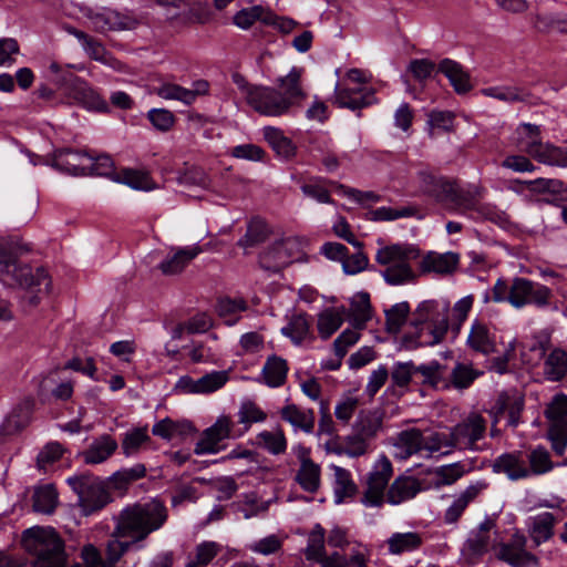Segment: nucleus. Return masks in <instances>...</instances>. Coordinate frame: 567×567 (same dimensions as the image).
<instances>
[{"instance_id": "61", "label": "nucleus", "mask_w": 567, "mask_h": 567, "mask_svg": "<svg viewBox=\"0 0 567 567\" xmlns=\"http://www.w3.org/2000/svg\"><path fill=\"white\" fill-rule=\"evenodd\" d=\"M78 39L91 59L103 63H110L111 56L99 40L90 37L89 34H78Z\"/></svg>"}, {"instance_id": "27", "label": "nucleus", "mask_w": 567, "mask_h": 567, "mask_svg": "<svg viewBox=\"0 0 567 567\" xmlns=\"http://www.w3.org/2000/svg\"><path fill=\"white\" fill-rule=\"evenodd\" d=\"M458 265V256L454 252L439 254L430 251L426 254L421 262V272H435L439 275L452 274Z\"/></svg>"}, {"instance_id": "10", "label": "nucleus", "mask_w": 567, "mask_h": 567, "mask_svg": "<svg viewBox=\"0 0 567 567\" xmlns=\"http://www.w3.org/2000/svg\"><path fill=\"white\" fill-rule=\"evenodd\" d=\"M545 416L548 422V437L554 451L561 455L567 446V395H554L547 404Z\"/></svg>"}, {"instance_id": "18", "label": "nucleus", "mask_w": 567, "mask_h": 567, "mask_svg": "<svg viewBox=\"0 0 567 567\" xmlns=\"http://www.w3.org/2000/svg\"><path fill=\"white\" fill-rule=\"evenodd\" d=\"M202 252L203 248L198 245L173 247L158 269L166 276L178 275Z\"/></svg>"}, {"instance_id": "29", "label": "nucleus", "mask_w": 567, "mask_h": 567, "mask_svg": "<svg viewBox=\"0 0 567 567\" xmlns=\"http://www.w3.org/2000/svg\"><path fill=\"white\" fill-rule=\"evenodd\" d=\"M543 144L538 125L523 123L516 128L515 145L522 153L534 158Z\"/></svg>"}, {"instance_id": "33", "label": "nucleus", "mask_w": 567, "mask_h": 567, "mask_svg": "<svg viewBox=\"0 0 567 567\" xmlns=\"http://www.w3.org/2000/svg\"><path fill=\"white\" fill-rule=\"evenodd\" d=\"M300 457V467L296 474V481L300 487L308 493H316L320 487L321 470L302 450Z\"/></svg>"}, {"instance_id": "46", "label": "nucleus", "mask_w": 567, "mask_h": 567, "mask_svg": "<svg viewBox=\"0 0 567 567\" xmlns=\"http://www.w3.org/2000/svg\"><path fill=\"white\" fill-rule=\"evenodd\" d=\"M484 96L493 97L505 103L526 102L529 93L518 86H491L481 90Z\"/></svg>"}, {"instance_id": "2", "label": "nucleus", "mask_w": 567, "mask_h": 567, "mask_svg": "<svg viewBox=\"0 0 567 567\" xmlns=\"http://www.w3.org/2000/svg\"><path fill=\"white\" fill-rule=\"evenodd\" d=\"M167 518V507L158 499L136 503L121 511L115 518L114 534L140 543L161 529Z\"/></svg>"}, {"instance_id": "16", "label": "nucleus", "mask_w": 567, "mask_h": 567, "mask_svg": "<svg viewBox=\"0 0 567 567\" xmlns=\"http://www.w3.org/2000/svg\"><path fill=\"white\" fill-rule=\"evenodd\" d=\"M496 534L495 522L491 518H486L480 524L477 529L472 532L470 535L463 547V555L468 561H474L488 550L492 542V535Z\"/></svg>"}, {"instance_id": "20", "label": "nucleus", "mask_w": 567, "mask_h": 567, "mask_svg": "<svg viewBox=\"0 0 567 567\" xmlns=\"http://www.w3.org/2000/svg\"><path fill=\"white\" fill-rule=\"evenodd\" d=\"M375 102L374 91L372 89H344L338 84L334 89V103L339 107H347L352 111L363 109Z\"/></svg>"}, {"instance_id": "19", "label": "nucleus", "mask_w": 567, "mask_h": 567, "mask_svg": "<svg viewBox=\"0 0 567 567\" xmlns=\"http://www.w3.org/2000/svg\"><path fill=\"white\" fill-rule=\"evenodd\" d=\"M488 484L478 481L470 484L464 491H462L449 506L444 514V520L447 524L456 523L463 515L467 506L474 502L486 488Z\"/></svg>"}, {"instance_id": "58", "label": "nucleus", "mask_w": 567, "mask_h": 567, "mask_svg": "<svg viewBox=\"0 0 567 567\" xmlns=\"http://www.w3.org/2000/svg\"><path fill=\"white\" fill-rule=\"evenodd\" d=\"M308 560H322L326 556L324 549V530L321 526H317L309 535L308 545L305 550Z\"/></svg>"}, {"instance_id": "64", "label": "nucleus", "mask_w": 567, "mask_h": 567, "mask_svg": "<svg viewBox=\"0 0 567 567\" xmlns=\"http://www.w3.org/2000/svg\"><path fill=\"white\" fill-rule=\"evenodd\" d=\"M369 439L353 431L352 434L344 437L343 453L350 457H359L369 451Z\"/></svg>"}, {"instance_id": "52", "label": "nucleus", "mask_w": 567, "mask_h": 567, "mask_svg": "<svg viewBox=\"0 0 567 567\" xmlns=\"http://www.w3.org/2000/svg\"><path fill=\"white\" fill-rule=\"evenodd\" d=\"M527 458L529 462V466H527L529 476L542 475L553 468L549 452L545 447H536L532 450Z\"/></svg>"}, {"instance_id": "12", "label": "nucleus", "mask_w": 567, "mask_h": 567, "mask_svg": "<svg viewBox=\"0 0 567 567\" xmlns=\"http://www.w3.org/2000/svg\"><path fill=\"white\" fill-rule=\"evenodd\" d=\"M60 89L72 103L91 111L106 112L109 105L84 80L69 73L60 80Z\"/></svg>"}, {"instance_id": "6", "label": "nucleus", "mask_w": 567, "mask_h": 567, "mask_svg": "<svg viewBox=\"0 0 567 567\" xmlns=\"http://www.w3.org/2000/svg\"><path fill=\"white\" fill-rule=\"evenodd\" d=\"M233 81L246 103L260 115L282 116L289 113L287 102L275 87L250 84L239 73L233 74Z\"/></svg>"}, {"instance_id": "8", "label": "nucleus", "mask_w": 567, "mask_h": 567, "mask_svg": "<svg viewBox=\"0 0 567 567\" xmlns=\"http://www.w3.org/2000/svg\"><path fill=\"white\" fill-rule=\"evenodd\" d=\"M393 475L391 461L381 455L367 474L360 502L365 507H381L386 501V487Z\"/></svg>"}, {"instance_id": "45", "label": "nucleus", "mask_w": 567, "mask_h": 567, "mask_svg": "<svg viewBox=\"0 0 567 567\" xmlns=\"http://www.w3.org/2000/svg\"><path fill=\"white\" fill-rule=\"evenodd\" d=\"M256 21L265 24L272 22V12L261 6H254L241 9L234 16V23L241 29H249Z\"/></svg>"}, {"instance_id": "34", "label": "nucleus", "mask_w": 567, "mask_h": 567, "mask_svg": "<svg viewBox=\"0 0 567 567\" xmlns=\"http://www.w3.org/2000/svg\"><path fill=\"white\" fill-rule=\"evenodd\" d=\"M493 471L495 473L506 474L507 477L513 481L529 477L525 461L513 453H505L495 458Z\"/></svg>"}, {"instance_id": "55", "label": "nucleus", "mask_w": 567, "mask_h": 567, "mask_svg": "<svg viewBox=\"0 0 567 567\" xmlns=\"http://www.w3.org/2000/svg\"><path fill=\"white\" fill-rule=\"evenodd\" d=\"M259 443L271 454L278 455L286 451L287 440L282 430L262 431L257 436Z\"/></svg>"}, {"instance_id": "41", "label": "nucleus", "mask_w": 567, "mask_h": 567, "mask_svg": "<svg viewBox=\"0 0 567 567\" xmlns=\"http://www.w3.org/2000/svg\"><path fill=\"white\" fill-rule=\"evenodd\" d=\"M445 369L439 362L433 361L427 364L415 365V380L431 388H445L447 383L444 379Z\"/></svg>"}, {"instance_id": "15", "label": "nucleus", "mask_w": 567, "mask_h": 567, "mask_svg": "<svg viewBox=\"0 0 567 567\" xmlns=\"http://www.w3.org/2000/svg\"><path fill=\"white\" fill-rule=\"evenodd\" d=\"M227 380L226 371H213L197 380L184 375L176 382L175 390L183 394H206L221 389Z\"/></svg>"}, {"instance_id": "49", "label": "nucleus", "mask_w": 567, "mask_h": 567, "mask_svg": "<svg viewBox=\"0 0 567 567\" xmlns=\"http://www.w3.org/2000/svg\"><path fill=\"white\" fill-rule=\"evenodd\" d=\"M381 424L382 420L377 412L361 411L353 425V431L371 440L381 429Z\"/></svg>"}, {"instance_id": "62", "label": "nucleus", "mask_w": 567, "mask_h": 567, "mask_svg": "<svg viewBox=\"0 0 567 567\" xmlns=\"http://www.w3.org/2000/svg\"><path fill=\"white\" fill-rule=\"evenodd\" d=\"M351 311L357 328H362L371 317L369 295L364 292L357 295L352 301Z\"/></svg>"}, {"instance_id": "26", "label": "nucleus", "mask_w": 567, "mask_h": 567, "mask_svg": "<svg viewBox=\"0 0 567 567\" xmlns=\"http://www.w3.org/2000/svg\"><path fill=\"white\" fill-rule=\"evenodd\" d=\"M87 153L72 150L59 151L53 158V166L72 175L87 174Z\"/></svg>"}, {"instance_id": "32", "label": "nucleus", "mask_w": 567, "mask_h": 567, "mask_svg": "<svg viewBox=\"0 0 567 567\" xmlns=\"http://www.w3.org/2000/svg\"><path fill=\"white\" fill-rule=\"evenodd\" d=\"M395 456L406 460L424 450V436L417 429H410L398 434L394 443Z\"/></svg>"}, {"instance_id": "24", "label": "nucleus", "mask_w": 567, "mask_h": 567, "mask_svg": "<svg viewBox=\"0 0 567 567\" xmlns=\"http://www.w3.org/2000/svg\"><path fill=\"white\" fill-rule=\"evenodd\" d=\"M279 414L295 431L311 433L315 429L316 416L312 409H303L295 403H288L281 408Z\"/></svg>"}, {"instance_id": "21", "label": "nucleus", "mask_w": 567, "mask_h": 567, "mask_svg": "<svg viewBox=\"0 0 567 567\" xmlns=\"http://www.w3.org/2000/svg\"><path fill=\"white\" fill-rule=\"evenodd\" d=\"M421 492V483L413 476H398L389 486L386 502L399 505L414 498Z\"/></svg>"}, {"instance_id": "54", "label": "nucleus", "mask_w": 567, "mask_h": 567, "mask_svg": "<svg viewBox=\"0 0 567 567\" xmlns=\"http://www.w3.org/2000/svg\"><path fill=\"white\" fill-rule=\"evenodd\" d=\"M221 550L219 544L215 542H203L197 545L194 558L186 567H206Z\"/></svg>"}, {"instance_id": "7", "label": "nucleus", "mask_w": 567, "mask_h": 567, "mask_svg": "<svg viewBox=\"0 0 567 567\" xmlns=\"http://www.w3.org/2000/svg\"><path fill=\"white\" fill-rule=\"evenodd\" d=\"M68 483L78 494L79 506L86 516L102 509L111 502V495L99 477L81 474L69 477Z\"/></svg>"}, {"instance_id": "43", "label": "nucleus", "mask_w": 567, "mask_h": 567, "mask_svg": "<svg viewBox=\"0 0 567 567\" xmlns=\"http://www.w3.org/2000/svg\"><path fill=\"white\" fill-rule=\"evenodd\" d=\"M334 473V498L340 504L346 498L352 497L358 492V486L352 480L351 473L340 466H332Z\"/></svg>"}, {"instance_id": "9", "label": "nucleus", "mask_w": 567, "mask_h": 567, "mask_svg": "<svg viewBox=\"0 0 567 567\" xmlns=\"http://www.w3.org/2000/svg\"><path fill=\"white\" fill-rule=\"evenodd\" d=\"M244 435V431L235 427L234 421L228 415H220L214 424L205 429L195 444L196 455L217 454L225 449L223 441L236 440Z\"/></svg>"}, {"instance_id": "39", "label": "nucleus", "mask_w": 567, "mask_h": 567, "mask_svg": "<svg viewBox=\"0 0 567 567\" xmlns=\"http://www.w3.org/2000/svg\"><path fill=\"white\" fill-rule=\"evenodd\" d=\"M288 370L287 361L274 354L267 358L261 370V377L268 386L279 388L286 382Z\"/></svg>"}, {"instance_id": "56", "label": "nucleus", "mask_w": 567, "mask_h": 567, "mask_svg": "<svg viewBox=\"0 0 567 567\" xmlns=\"http://www.w3.org/2000/svg\"><path fill=\"white\" fill-rule=\"evenodd\" d=\"M453 450H456L452 443V433H433L427 437H424V451L430 454L441 453L443 455L450 454Z\"/></svg>"}, {"instance_id": "40", "label": "nucleus", "mask_w": 567, "mask_h": 567, "mask_svg": "<svg viewBox=\"0 0 567 567\" xmlns=\"http://www.w3.org/2000/svg\"><path fill=\"white\" fill-rule=\"evenodd\" d=\"M264 137L271 146V148L277 153L278 156L282 158H291L296 154V146L291 142L290 138L284 135V133L274 126H266L262 130Z\"/></svg>"}, {"instance_id": "59", "label": "nucleus", "mask_w": 567, "mask_h": 567, "mask_svg": "<svg viewBox=\"0 0 567 567\" xmlns=\"http://www.w3.org/2000/svg\"><path fill=\"white\" fill-rule=\"evenodd\" d=\"M468 471L470 467H467L466 464L462 462H456L437 467L435 470V475L440 484L451 485L458 481Z\"/></svg>"}, {"instance_id": "5", "label": "nucleus", "mask_w": 567, "mask_h": 567, "mask_svg": "<svg viewBox=\"0 0 567 567\" xmlns=\"http://www.w3.org/2000/svg\"><path fill=\"white\" fill-rule=\"evenodd\" d=\"M412 330L405 333L403 341L408 348L429 347L440 343L447 332V318L440 316L437 303L425 300L413 313Z\"/></svg>"}, {"instance_id": "36", "label": "nucleus", "mask_w": 567, "mask_h": 567, "mask_svg": "<svg viewBox=\"0 0 567 567\" xmlns=\"http://www.w3.org/2000/svg\"><path fill=\"white\" fill-rule=\"evenodd\" d=\"M423 544V537L416 532L394 533L386 540L385 545L391 555H402L419 549Z\"/></svg>"}, {"instance_id": "57", "label": "nucleus", "mask_w": 567, "mask_h": 567, "mask_svg": "<svg viewBox=\"0 0 567 567\" xmlns=\"http://www.w3.org/2000/svg\"><path fill=\"white\" fill-rule=\"evenodd\" d=\"M154 93L164 100H175L186 105L193 103V94L188 92V89L175 83H163L154 89Z\"/></svg>"}, {"instance_id": "44", "label": "nucleus", "mask_w": 567, "mask_h": 567, "mask_svg": "<svg viewBox=\"0 0 567 567\" xmlns=\"http://www.w3.org/2000/svg\"><path fill=\"white\" fill-rule=\"evenodd\" d=\"M534 159L547 166L565 168L567 167V147L544 142Z\"/></svg>"}, {"instance_id": "53", "label": "nucleus", "mask_w": 567, "mask_h": 567, "mask_svg": "<svg viewBox=\"0 0 567 567\" xmlns=\"http://www.w3.org/2000/svg\"><path fill=\"white\" fill-rule=\"evenodd\" d=\"M417 213L414 206L379 207L370 212V219L375 221H390L399 218L412 217Z\"/></svg>"}, {"instance_id": "14", "label": "nucleus", "mask_w": 567, "mask_h": 567, "mask_svg": "<svg viewBox=\"0 0 567 567\" xmlns=\"http://www.w3.org/2000/svg\"><path fill=\"white\" fill-rule=\"evenodd\" d=\"M301 254V243L295 237H288L275 243L259 257V265L270 272H279L290 265Z\"/></svg>"}, {"instance_id": "42", "label": "nucleus", "mask_w": 567, "mask_h": 567, "mask_svg": "<svg viewBox=\"0 0 567 567\" xmlns=\"http://www.w3.org/2000/svg\"><path fill=\"white\" fill-rule=\"evenodd\" d=\"M567 373V352L554 349L545 359L544 375L548 381H560Z\"/></svg>"}, {"instance_id": "31", "label": "nucleus", "mask_w": 567, "mask_h": 567, "mask_svg": "<svg viewBox=\"0 0 567 567\" xmlns=\"http://www.w3.org/2000/svg\"><path fill=\"white\" fill-rule=\"evenodd\" d=\"M195 432L192 422L165 417L153 425L152 433L163 440L183 439Z\"/></svg>"}, {"instance_id": "4", "label": "nucleus", "mask_w": 567, "mask_h": 567, "mask_svg": "<svg viewBox=\"0 0 567 567\" xmlns=\"http://www.w3.org/2000/svg\"><path fill=\"white\" fill-rule=\"evenodd\" d=\"M553 298L551 290L539 282L524 277H515L511 282L498 279L492 288L494 302H508L515 309L527 306L545 308Z\"/></svg>"}, {"instance_id": "48", "label": "nucleus", "mask_w": 567, "mask_h": 567, "mask_svg": "<svg viewBox=\"0 0 567 567\" xmlns=\"http://www.w3.org/2000/svg\"><path fill=\"white\" fill-rule=\"evenodd\" d=\"M152 442L148 435L147 426L133 429L124 434L122 441V450L126 456L134 455L140 452L143 446Z\"/></svg>"}, {"instance_id": "11", "label": "nucleus", "mask_w": 567, "mask_h": 567, "mask_svg": "<svg viewBox=\"0 0 567 567\" xmlns=\"http://www.w3.org/2000/svg\"><path fill=\"white\" fill-rule=\"evenodd\" d=\"M487 430V421L478 413L472 412L451 427L452 443L458 451H478Z\"/></svg>"}, {"instance_id": "25", "label": "nucleus", "mask_w": 567, "mask_h": 567, "mask_svg": "<svg viewBox=\"0 0 567 567\" xmlns=\"http://www.w3.org/2000/svg\"><path fill=\"white\" fill-rule=\"evenodd\" d=\"M302 69L292 68L286 76H280L277 84L281 91V96L287 102V107L290 110L293 105L298 104L306 97V93L301 87Z\"/></svg>"}, {"instance_id": "1", "label": "nucleus", "mask_w": 567, "mask_h": 567, "mask_svg": "<svg viewBox=\"0 0 567 567\" xmlns=\"http://www.w3.org/2000/svg\"><path fill=\"white\" fill-rule=\"evenodd\" d=\"M24 250L18 241L0 237V280L27 289L24 298L37 306L41 296L49 292L51 280L43 268L33 272L29 266L19 265L18 259Z\"/></svg>"}, {"instance_id": "30", "label": "nucleus", "mask_w": 567, "mask_h": 567, "mask_svg": "<svg viewBox=\"0 0 567 567\" xmlns=\"http://www.w3.org/2000/svg\"><path fill=\"white\" fill-rule=\"evenodd\" d=\"M439 71L449 79L456 93L464 94L472 90L471 76L458 62L443 59L439 63Z\"/></svg>"}, {"instance_id": "3", "label": "nucleus", "mask_w": 567, "mask_h": 567, "mask_svg": "<svg viewBox=\"0 0 567 567\" xmlns=\"http://www.w3.org/2000/svg\"><path fill=\"white\" fill-rule=\"evenodd\" d=\"M420 257V249L411 244H392L377 250L375 262L380 266V275L390 286L412 284L417 274L412 262Z\"/></svg>"}, {"instance_id": "47", "label": "nucleus", "mask_w": 567, "mask_h": 567, "mask_svg": "<svg viewBox=\"0 0 567 567\" xmlns=\"http://www.w3.org/2000/svg\"><path fill=\"white\" fill-rule=\"evenodd\" d=\"M33 511L42 514H52L58 504V493L52 485L40 486L34 489Z\"/></svg>"}, {"instance_id": "63", "label": "nucleus", "mask_w": 567, "mask_h": 567, "mask_svg": "<svg viewBox=\"0 0 567 567\" xmlns=\"http://www.w3.org/2000/svg\"><path fill=\"white\" fill-rule=\"evenodd\" d=\"M33 401L28 399L19 404L9 415L8 425L17 431L22 430L30 422Z\"/></svg>"}, {"instance_id": "23", "label": "nucleus", "mask_w": 567, "mask_h": 567, "mask_svg": "<svg viewBox=\"0 0 567 567\" xmlns=\"http://www.w3.org/2000/svg\"><path fill=\"white\" fill-rule=\"evenodd\" d=\"M467 346L476 352L488 355L496 350L495 334L487 323L475 320L467 336Z\"/></svg>"}, {"instance_id": "37", "label": "nucleus", "mask_w": 567, "mask_h": 567, "mask_svg": "<svg viewBox=\"0 0 567 567\" xmlns=\"http://www.w3.org/2000/svg\"><path fill=\"white\" fill-rule=\"evenodd\" d=\"M344 307H330L318 313L317 329L322 339H329L343 323Z\"/></svg>"}, {"instance_id": "35", "label": "nucleus", "mask_w": 567, "mask_h": 567, "mask_svg": "<svg viewBox=\"0 0 567 567\" xmlns=\"http://www.w3.org/2000/svg\"><path fill=\"white\" fill-rule=\"evenodd\" d=\"M117 449V442L110 435H102L82 453L84 463L100 464L105 462Z\"/></svg>"}, {"instance_id": "22", "label": "nucleus", "mask_w": 567, "mask_h": 567, "mask_svg": "<svg viewBox=\"0 0 567 567\" xmlns=\"http://www.w3.org/2000/svg\"><path fill=\"white\" fill-rule=\"evenodd\" d=\"M497 557L513 567H529L537 561L536 557L525 549V540L522 537L501 545Z\"/></svg>"}, {"instance_id": "51", "label": "nucleus", "mask_w": 567, "mask_h": 567, "mask_svg": "<svg viewBox=\"0 0 567 567\" xmlns=\"http://www.w3.org/2000/svg\"><path fill=\"white\" fill-rule=\"evenodd\" d=\"M556 523L555 516L545 512L533 518L532 536L537 544L546 542L553 536V527Z\"/></svg>"}, {"instance_id": "17", "label": "nucleus", "mask_w": 567, "mask_h": 567, "mask_svg": "<svg viewBox=\"0 0 567 567\" xmlns=\"http://www.w3.org/2000/svg\"><path fill=\"white\" fill-rule=\"evenodd\" d=\"M89 19L93 28L99 32L133 30L138 24L134 17L111 9H103L100 12L91 13Z\"/></svg>"}, {"instance_id": "28", "label": "nucleus", "mask_w": 567, "mask_h": 567, "mask_svg": "<svg viewBox=\"0 0 567 567\" xmlns=\"http://www.w3.org/2000/svg\"><path fill=\"white\" fill-rule=\"evenodd\" d=\"M523 396L516 392H503L498 395L492 411L496 419L504 414L508 416V424L515 426L518 423L519 414L523 410Z\"/></svg>"}, {"instance_id": "38", "label": "nucleus", "mask_w": 567, "mask_h": 567, "mask_svg": "<svg viewBox=\"0 0 567 567\" xmlns=\"http://www.w3.org/2000/svg\"><path fill=\"white\" fill-rule=\"evenodd\" d=\"M281 333L290 338L296 346H300L306 340L315 339L306 313H292L288 318V323L281 329Z\"/></svg>"}, {"instance_id": "50", "label": "nucleus", "mask_w": 567, "mask_h": 567, "mask_svg": "<svg viewBox=\"0 0 567 567\" xmlns=\"http://www.w3.org/2000/svg\"><path fill=\"white\" fill-rule=\"evenodd\" d=\"M268 227L264 220L258 218L252 219L248 224L245 236L238 240L237 245L244 249L254 247L265 241L268 237Z\"/></svg>"}, {"instance_id": "13", "label": "nucleus", "mask_w": 567, "mask_h": 567, "mask_svg": "<svg viewBox=\"0 0 567 567\" xmlns=\"http://www.w3.org/2000/svg\"><path fill=\"white\" fill-rule=\"evenodd\" d=\"M434 188L435 197L440 202H449L462 213L478 210L480 202L483 196V188L477 185H470L465 188L460 187L455 182H441Z\"/></svg>"}, {"instance_id": "60", "label": "nucleus", "mask_w": 567, "mask_h": 567, "mask_svg": "<svg viewBox=\"0 0 567 567\" xmlns=\"http://www.w3.org/2000/svg\"><path fill=\"white\" fill-rule=\"evenodd\" d=\"M410 306L408 302H400L394 305L391 309L385 311L386 328L390 332L396 333L405 323Z\"/></svg>"}]
</instances>
